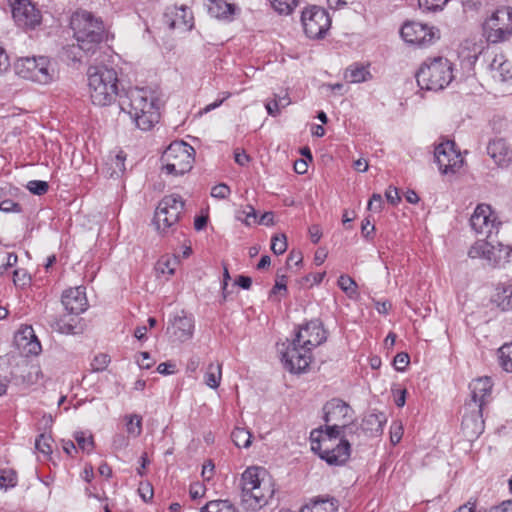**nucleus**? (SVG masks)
Returning a JSON list of instances; mask_svg holds the SVG:
<instances>
[{"instance_id": "nucleus-32", "label": "nucleus", "mask_w": 512, "mask_h": 512, "mask_svg": "<svg viewBox=\"0 0 512 512\" xmlns=\"http://www.w3.org/2000/svg\"><path fill=\"white\" fill-rule=\"evenodd\" d=\"M125 155L123 152H119L115 156H110L105 163L106 173L111 178L120 177L125 171Z\"/></svg>"}, {"instance_id": "nucleus-44", "label": "nucleus", "mask_w": 512, "mask_h": 512, "mask_svg": "<svg viewBox=\"0 0 512 512\" xmlns=\"http://www.w3.org/2000/svg\"><path fill=\"white\" fill-rule=\"evenodd\" d=\"M237 220L243 221L247 226L256 222V211L251 205H247L243 210L236 214Z\"/></svg>"}, {"instance_id": "nucleus-11", "label": "nucleus", "mask_w": 512, "mask_h": 512, "mask_svg": "<svg viewBox=\"0 0 512 512\" xmlns=\"http://www.w3.org/2000/svg\"><path fill=\"white\" fill-rule=\"evenodd\" d=\"M278 351L281 354V360L285 369L291 373L304 372L312 359L311 353L301 346V344L298 345L295 339L287 344L282 343Z\"/></svg>"}, {"instance_id": "nucleus-34", "label": "nucleus", "mask_w": 512, "mask_h": 512, "mask_svg": "<svg viewBox=\"0 0 512 512\" xmlns=\"http://www.w3.org/2000/svg\"><path fill=\"white\" fill-rule=\"evenodd\" d=\"M370 78L371 74L364 66H350L345 72V79L351 83L365 82Z\"/></svg>"}, {"instance_id": "nucleus-54", "label": "nucleus", "mask_w": 512, "mask_h": 512, "mask_svg": "<svg viewBox=\"0 0 512 512\" xmlns=\"http://www.w3.org/2000/svg\"><path fill=\"white\" fill-rule=\"evenodd\" d=\"M393 364L397 371H404L407 365L409 364V355L403 352L398 353L394 357Z\"/></svg>"}, {"instance_id": "nucleus-21", "label": "nucleus", "mask_w": 512, "mask_h": 512, "mask_svg": "<svg viewBox=\"0 0 512 512\" xmlns=\"http://www.w3.org/2000/svg\"><path fill=\"white\" fill-rule=\"evenodd\" d=\"M163 21L170 29L186 31L193 26V17L186 6L167 8Z\"/></svg>"}, {"instance_id": "nucleus-31", "label": "nucleus", "mask_w": 512, "mask_h": 512, "mask_svg": "<svg viewBox=\"0 0 512 512\" xmlns=\"http://www.w3.org/2000/svg\"><path fill=\"white\" fill-rule=\"evenodd\" d=\"M337 508L334 498H316L302 507L300 512H337Z\"/></svg>"}, {"instance_id": "nucleus-39", "label": "nucleus", "mask_w": 512, "mask_h": 512, "mask_svg": "<svg viewBox=\"0 0 512 512\" xmlns=\"http://www.w3.org/2000/svg\"><path fill=\"white\" fill-rule=\"evenodd\" d=\"M126 430L129 435L136 438L142 432V418L137 414L125 416Z\"/></svg>"}, {"instance_id": "nucleus-2", "label": "nucleus", "mask_w": 512, "mask_h": 512, "mask_svg": "<svg viewBox=\"0 0 512 512\" xmlns=\"http://www.w3.org/2000/svg\"><path fill=\"white\" fill-rule=\"evenodd\" d=\"M155 101V97L146 88H130L124 95H119L121 111L129 114L135 125L143 131L150 130L159 122L160 113Z\"/></svg>"}, {"instance_id": "nucleus-12", "label": "nucleus", "mask_w": 512, "mask_h": 512, "mask_svg": "<svg viewBox=\"0 0 512 512\" xmlns=\"http://www.w3.org/2000/svg\"><path fill=\"white\" fill-rule=\"evenodd\" d=\"M483 29L490 42L506 40L512 34V9L496 10L484 23Z\"/></svg>"}, {"instance_id": "nucleus-60", "label": "nucleus", "mask_w": 512, "mask_h": 512, "mask_svg": "<svg viewBox=\"0 0 512 512\" xmlns=\"http://www.w3.org/2000/svg\"><path fill=\"white\" fill-rule=\"evenodd\" d=\"M265 108L267 110V113L272 117H276L281 113V108L279 107V105L274 97H273V99L268 100L265 103Z\"/></svg>"}, {"instance_id": "nucleus-24", "label": "nucleus", "mask_w": 512, "mask_h": 512, "mask_svg": "<svg viewBox=\"0 0 512 512\" xmlns=\"http://www.w3.org/2000/svg\"><path fill=\"white\" fill-rule=\"evenodd\" d=\"M17 348L26 356L38 355L41 352V344L31 326L21 328L14 337Z\"/></svg>"}, {"instance_id": "nucleus-55", "label": "nucleus", "mask_w": 512, "mask_h": 512, "mask_svg": "<svg viewBox=\"0 0 512 512\" xmlns=\"http://www.w3.org/2000/svg\"><path fill=\"white\" fill-rule=\"evenodd\" d=\"M206 488L204 484L200 482H194L190 485L189 494L192 499H198L205 495Z\"/></svg>"}, {"instance_id": "nucleus-19", "label": "nucleus", "mask_w": 512, "mask_h": 512, "mask_svg": "<svg viewBox=\"0 0 512 512\" xmlns=\"http://www.w3.org/2000/svg\"><path fill=\"white\" fill-rule=\"evenodd\" d=\"M471 228L477 233L490 237L497 229L496 216L487 204H479L470 217Z\"/></svg>"}, {"instance_id": "nucleus-37", "label": "nucleus", "mask_w": 512, "mask_h": 512, "mask_svg": "<svg viewBox=\"0 0 512 512\" xmlns=\"http://www.w3.org/2000/svg\"><path fill=\"white\" fill-rule=\"evenodd\" d=\"M499 364L506 372H512V342L506 343L498 350Z\"/></svg>"}, {"instance_id": "nucleus-26", "label": "nucleus", "mask_w": 512, "mask_h": 512, "mask_svg": "<svg viewBox=\"0 0 512 512\" xmlns=\"http://www.w3.org/2000/svg\"><path fill=\"white\" fill-rule=\"evenodd\" d=\"M487 153L500 167H507L512 162V151L504 139L490 141Z\"/></svg>"}, {"instance_id": "nucleus-33", "label": "nucleus", "mask_w": 512, "mask_h": 512, "mask_svg": "<svg viewBox=\"0 0 512 512\" xmlns=\"http://www.w3.org/2000/svg\"><path fill=\"white\" fill-rule=\"evenodd\" d=\"M221 379H222V365L220 363L209 364L207 367L206 373L204 375L205 384L212 389H216L219 387Z\"/></svg>"}, {"instance_id": "nucleus-51", "label": "nucleus", "mask_w": 512, "mask_h": 512, "mask_svg": "<svg viewBox=\"0 0 512 512\" xmlns=\"http://www.w3.org/2000/svg\"><path fill=\"white\" fill-rule=\"evenodd\" d=\"M75 440L82 450L90 451L93 448V438L92 436H86L84 432H76Z\"/></svg>"}, {"instance_id": "nucleus-15", "label": "nucleus", "mask_w": 512, "mask_h": 512, "mask_svg": "<svg viewBox=\"0 0 512 512\" xmlns=\"http://www.w3.org/2000/svg\"><path fill=\"white\" fill-rule=\"evenodd\" d=\"M434 157L440 172L446 175L456 173L464 163L461 153L455 149V143L450 140L435 147Z\"/></svg>"}, {"instance_id": "nucleus-45", "label": "nucleus", "mask_w": 512, "mask_h": 512, "mask_svg": "<svg viewBox=\"0 0 512 512\" xmlns=\"http://www.w3.org/2000/svg\"><path fill=\"white\" fill-rule=\"evenodd\" d=\"M287 249V238L284 234L275 235L271 239V250L276 255L283 254Z\"/></svg>"}, {"instance_id": "nucleus-56", "label": "nucleus", "mask_w": 512, "mask_h": 512, "mask_svg": "<svg viewBox=\"0 0 512 512\" xmlns=\"http://www.w3.org/2000/svg\"><path fill=\"white\" fill-rule=\"evenodd\" d=\"M0 211L5 212V213H10V212L19 213V212H21V207L18 203L14 202L10 199H6L0 203Z\"/></svg>"}, {"instance_id": "nucleus-18", "label": "nucleus", "mask_w": 512, "mask_h": 512, "mask_svg": "<svg viewBox=\"0 0 512 512\" xmlns=\"http://www.w3.org/2000/svg\"><path fill=\"white\" fill-rule=\"evenodd\" d=\"M294 339L298 345L301 344V346L311 353L313 348L326 341L327 336L322 324L318 320H313L301 327L297 331Z\"/></svg>"}, {"instance_id": "nucleus-35", "label": "nucleus", "mask_w": 512, "mask_h": 512, "mask_svg": "<svg viewBox=\"0 0 512 512\" xmlns=\"http://www.w3.org/2000/svg\"><path fill=\"white\" fill-rule=\"evenodd\" d=\"M199 512H237V509L229 500H212Z\"/></svg>"}, {"instance_id": "nucleus-10", "label": "nucleus", "mask_w": 512, "mask_h": 512, "mask_svg": "<svg viewBox=\"0 0 512 512\" xmlns=\"http://www.w3.org/2000/svg\"><path fill=\"white\" fill-rule=\"evenodd\" d=\"M301 22L306 36L310 39L324 38L331 27L328 12L316 5L306 7L302 11Z\"/></svg>"}, {"instance_id": "nucleus-38", "label": "nucleus", "mask_w": 512, "mask_h": 512, "mask_svg": "<svg viewBox=\"0 0 512 512\" xmlns=\"http://www.w3.org/2000/svg\"><path fill=\"white\" fill-rule=\"evenodd\" d=\"M178 265V259L176 257L163 256L157 264L156 270L161 274L173 275Z\"/></svg>"}, {"instance_id": "nucleus-48", "label": "nucleus", "mask_w": 512, "mask_h": 512, "mask_svg": "<svg viewBox=\"0 0 512 512\" xmlns=\"http://www.w3.org/2000/svg\"><path fill=\"white\" fill-rule=\"evenodd\" d=\"M31 278L24 269H16L13 272L15 286L24 288L30 284Z\"/></svg>"}, {"instance_id": "nucleus-30", "label": "nucleus", "mask_w": 512, "mask_h": 512, "mask_svg": "<svg viewBox=\"0 0 512 512\" xmlns=\"http://www.w3.org/2000/svg\"><path fill=\"white\" fill-rule=\"evenodd\" d=\"M350 457V443L345 440H340L339 444L333 448V452L330 453L323 460L329 465H342Z\"/></svg>"}, {"instance_id": "nucleus-57", "label": "nucleus", "mask_w": 512, "mask_h": 512, "mask_svg": "<svg viewBox=\"0 0 512 512\" xmlns=\"http://www.w3.org/2000/svg\"><path fill=\"white\" fill-rule=\"evenodd\" d=\"M17 261H18V257L15 253H8L6 262L4 264H2L0 267V274L1 275L5 274L9 268H12L16 265Z\"/></svg>"}, {"instance_id": "nucleus-58", "label": "nucleus", "mask_w": 512, "mask_h": 512, "mask_svg": "<svg viewBox=\"0 0 512 512\" xmlns=\"http://www.w3.org/2000/svg\"><path fill=\"white\" fill-rule=\"evenodd\" d=\"M383 199L380 194H373L368 202V209L371 211L378 212L381 210Z\"/></svg>"}, {"instance_id": "nucleus-64", "label": "nucleus", "mask_w": 512, "mask_h": 512, "mask_svg": "<svg viewBox=\"0 0 512 512\" xmlns=\"http://www.w3.org/2000/svg\"><path fill=\"white\" fill-rule=\"evenodd\" d=\"M140 357L141 359L137 361L140 368L149 369L153 366L154 362L151 360L148 352H141Z\"/></svg>"}, {"instance_id": "nucleus-5", "label": "nucleus", "mask_w": 512, "mask_h": 512, "mask_svg": "<svg viewBox=\"0 0 512 512\" xmlns=\"http://www.w3.org/2000/svg\"><path fill=\"white\" fill-rule=\"evenodd\" d=\"M453 64L445 57L427 58L417 70L415 77L422 90L441 91L454 79Z\"/></svg>"}, {"instance_id": "nucleus-7", "label": "nucleus", "mask_w": 512, "mask_h": 512, "mask_svg": "<svg viewBox=\"0 0 512 512\" xmlns=\"http://www.w3.org/2000/svg\"><path fill=\"white\" fill-rule=\"evenodd\" d=\"M194 152V148L185 142L171 143L161 157L163 170L174 176L189 172L194 162Z\"/></svg>"}, {"instance_id": "nucleus-28", "label": "nucleus", "mask_w": 512, "mask_h": 512, "mask_svg": "<svg viewBox=\"0 0 512 512\" xmlns=\"http://www.w3.org/2000/svg\"><path fill=\"white\" fill-rule=\"evenodd\" d=\"M208 13L217 19H228L235 11L234 4L228 0H206Z\"/></svg>"}, {"instance_id": "nucleus-63", "label": "nucleus", "mask_w": 512, "mask_h": 512, "mask_svg": "<svg viewBox=\"0 0 512 512\" xmlns=\"http://www.w3.org/2000/svg\"><path fill=\"white\" fill-rule=\"evenodd\" d=\"M74 328H75V326L73 324L67 323L62 319L56 322V327H55V329L57 331H59L60 333H64V334L73 333Z\"/></svg>"}, {"instance_id": "nucleus-13", "label": "nucleus", "mask_w": 512, "mask_h": 512, "mask_svg": "<svg viewBox=\"0 0 512 512\" xmlns=\"http://www.w3.org/2000/svg\"><path fill=\"white\" fill-rule=\"evenodd\" d=\"M400 34L406 43L421 48L434 44L440 38V32L436 27L420 22L405 23L400 30Z\"/></svg>"}, {"instance_id": "nucleus-9", "label": "nucleus", "mask_w": 512, "mask_h": 512, "mask_svg": "<svg viewBox=\"0 0 512 512\" xmlns=\"http://www.w3.org/2000/svg\"><path fill=\"white\" fill-rule=\"evenodd\" d=\"M323 410L325 429L343 432V436L347 435V430H351L349 424L353 419L351 407L340 399H332L325 404Z\"/></svg>"}, {"instance_id": "nucleus-59", "label": "nucleus", "mask_w": 512, "mask_h": 512, "mask_svg": "<svg viewBox=\"0 0 512 512\" xmlns=\"http://www.w3.org/2000/svg\"><path fill=\"white\" fill-rule=\"evenodd\" d=\"M279 291H284V292L287 291L286 276H284V275H282V276L278 275L277 276L276 281H275V285H274L273 289L270 292V297H272L273 295H275Z\"/></svg>"}, {"instance_id": "nucleus-36", "label": "nucleus", "mask_w": 512, "mask_h": 512, "mask_svg": "<svg viewBox=\"0 0 512 512\" xmlns=\"http://www.w3.org/2000/svg\"><path fill=\"white\" fill-rule=\"evenodd\" d=\"M231 437L239 448H248L251 445L252 434L245 428L236 427L232 431Z\"/></svg>"}, {"instance_id": "nucleus-62", "label": "nucleus", "mask_w": 512, "mask_h": 512, "mask_svg": "<svg viewBox=\"0 0 512 512\" xmlns=\"http://www.w3.org/2000/svg\"><path fill=\"white\" fill-rule=\"evenodd\" d=\"M10 67L9 57L3 47L0 46V75L5 73Z\"/></svg>"}, {"instance_id": "nucleus-53", "label": "nucleus", "mask_w": 512, "mask_h": 512, "mask_svg": "<svg viewBox=\"0 0 512 512\" xmlns=\"http://www.w3.org/2000/svg\"><path fill=\"white\" fill-rule=\"evenodd\" d=\"M215 465L211 460L203 464L201 476L204 482H210L214 477Z\"/></svg>"}, {"instance_id": "nucleus-47", "label": "nucleus", "mask_w": 512, "mask_h": 512, "mask_svg": "<svg viewBox=\"0 0 512 512\" xmlns=\"http://www.w3.org/2000/svg\"><path fill=\"white\" fill-rule=\"evenodd\" d=\"M26 188L34 195H43L48 189L49 185L46 181L31 180L27 183Z\"/></svg>"}, {"instance_id": "nucleus-22", "label": "nucleus", "mask_w": 512, "mask_h": 512, "mask_svg": "<svg viewBox=\"0 0 512 512\" xmlns=\"http://www.w3.org/2000/svg\"><path fill=\"white\" fill-rule=\"evenodd\" d=\"M62 304L70 314L79 315L84 312L88 305L85 289L78 286L65 290L62 294Z\"/></svg>"}, {"instance_id": "nucleus-29", "label": "nucleus", "mask_w": 512, "mask_h": 512, "mask_svg": "<svg viewBox=\"0 0 512 512\" xmlns=\"http://www.w3.org/2000/svg\"><path fill=\"white\" fill-rule=\"evenodd\" d=\"M492 77L499 81H507L512 78V64L503 56H496L490 64Z\"/></svg>"}, {"instance_id": "nucleus-3", "label": "nucleus", "mask_w": 512, "mask_h": 512, "mask_svg": "<svg viewBox=\"0 0 512 512\" xmlns=\"http://www.w3.org/2000/svg\"><path fill=\"white\" fill-rule=\"evenodd\" d=\"M265 471L257 467L247 468L241 477V502L246 510L257 511L272 499L275 489Z\"/></svg>"}, {"instance_id": "nucleus-40", "label": "nucleus", "mask_w": 512, "mask_h": 512, "mask_svg": "<svg viewBox=\"0 0 512 512\" xmlns=\"http://www.w3.org/2000/svg\"><path fill=\"white\" fill-rule=\"evenodd\" d=\"M272 7L279 14H290L299 4V0H270Z\"/></svg>"}, {"instance_id": "nucleus-16", "label": "nucleus", "mask_w": 512, "mask_h": 512, "mask_svg": "<svg viewBox=\"0 0 512 512\" xmlns=\"http://www.w3.org/2000/svg\"><path fill=\"white\" fill-rule=\"evenodd\" d=\"M9 3L17 26L34 29L41 23V12L30 0H9Z\"/></svg>"}, {"instance_id": "nucleus-14", "label": "nucleus", "mask_w": 512, "mask_h": 512, "mask_svg": "<svg viewBox=\"0 0 512 512\" xmlns=\"http://www.w3.org/2000/svg\"><path fill=\"white\" fill-rule=\"evenodd\" d=\"M512 253L511 247L497 243L492 244L487 240L476 241L468 251V255L472 259H483L488 264L496 266L503 260H507Z\"/></svg>"}, {"instance_id": "nucleus-50", "label": "nucleus", "mask_w": 512, "mask_h": 512, "mask_svg": "<svg viewBox=\"0 0 512 512\" xmlns=\"http://www.w3.org/2000/svg\"><path fill=\"white\" fill-rule=\"evenodd\" d=\"M448 0H418L420 8L426 11H438Z\"/></svg>"}, {"instance_id": "nucleus-1", "label": "nucleus", "mask_w": 512, "mask_h": 512, "mask_svg": "<svg viewBox=\"0 0 512 512\" xmlns=\"http://www.w3.org/2000/svg\"><path fill=\"white\" fill-rule=\"evenodd\" d=\"M71 27L77 41V47L71 49L73 59L81 61L83 56L94 55L104 40L103 22L90 12L81 11L72 16Z\"/></svg>"}, {"instance_id": "nucleus-42", "label": "nucleus", "mask_w": 512, "mask_h": 512, "mask_svg": "<svg viewBox=\"0 0 512 512\" xmlns=\"http://www.w3.org/2000/svg\"><path fill=\"white\" fill-rule=\"evenodd\" d=\"M52 438L49 435L41 434L35 440V448L37 451L45 456H49L52 453Z\"/></svg>"}, {"instance_id": "nucleus-49", "label": "nucleus", "mask_w": 512, "mask_h": 512, "mask_svg": "<svg viewBox=\"0 0 512 512\" xmlns=\"http://www.w3.org/2000/svg\"><path fill=\"white\" fill-rule=\"evenodd\" d=\"M16 473L11 470H3L0 473V487L7 488L16 485Z\"/></svg>"}, {"instance_id": "nucleus-4", "label": "nucleus", "mask_w": 512, "mask_h": 512, "mask_svg": "<svg viewBox=\"0 0 512 512\" xmlns=\"http://www.w3.org/2000/svg\"><path fill=\"white\" fill-rule=\"evenodd\" d=\"M87 76L92 103L97 106L111 105L118 96L117 72L106 66H90Z\"/></svg>"}, {"instance_id": "nucleus-52", "label": "nucleus", "mask_w": 512, "mask_h": 512, "mask_svg": "<svg viewBox=\"0 0 512 512\" xmlns=\"http://www.w3.org/2000/svg\"><path fill=\"white\" fill-rule=\"evenodd\" d=\"M231 190L224 183L215 185L211 190V196L218 199H225L229 196Z\"/></svg>"}, {"instance_id": "nucleus-61", "label": "nucleus", "mask_w": 512, "mask_h": 512, "mask_svg": "<svg viewBox=\"0 0 512 512\" xmlns=\"http://www.w3.org/2000/svg\"><path fill=\"white\" fill-rule=\"evenodd\" d=\"M385 197L392 205H396L400 201L398 190L395 187L390 186L385 192Z\"/></svg>"}, {"instance_id": "nucleus-17", "label": "nucleus", "mask_w": 512, "mask_h": 512, "mask_svg": "<svg viewBox=\"0 0 512 512\" xmlns=\"http://www.w3.org/2000/svg\"><path fill=\"white\" fill-rule=\"evenodd\" d=\"M341 434L343 435V432L330 431L328 429L312 431L310 436L312 451L317 453L323 460L333 452V448L339 444L340 440H344L340 438Z\"/></svg>"}, {"instance_id": "nucleus-46", "label": "nucleus", "mask_w": 512, "mask_h": 512, "mask_svg": "<svg viewBox=\"0 0 512 512\" xmlns=\"http://www.w3.org/2000/svg\"><path fill=\"white\" fill-rule=\"evenodd\" d=\"M110 363V357L107 354L100 353L96 355L91 362V370L93 372L104 371Z\"/></svg>"}, {"instance_id": "nucleus-23", "label": "nucleus", "mask_w": 512, "mask_h": 512, "mask_svg": "<svg viewBox=\"0 0 512 512\" xmlns=\"http://www.w3.org/2000/svg\"><path fill=\"white\" fill-rule=\"evenodd\" d=\"M462 430L468 437H478L484 431L483 410L464 405Z\"/></svg>"}, {"instance_id": "nucleus-8", "label": "nucleus", "mask_w": 512, "mask_h": 512, "mask_svg": "<svg viewBox=\"0 0 512 512\" xmlns=\"http://www.w3.org/2000/svg\"><path fill=\"white\" fill-rule=\"evenodd\" d=\"M184 210V201L181 196L171 194L165 196L158 204L154 222L159 232L165 234L180 219Z\"/></svg>"}, {"instance_id": "nucleus-6", "label": "nucleus", "mask_w": 512, "mask_h": 512, "mask_svg": "<svg viewBox=\"0 0 512 512\" xmlns=\"http://www.w3.org/2000/svg\"><path fill=\"white\" fill-rule=\"evenodd\" d=\"M15 72L23 79L46 85L56 78V71L50 59L45 56L23 57L16 61Z\"/></svg>"}, {"instance_id": "nucleus-43", "label": "nucleus", "mask_w": 512, "mask_h": 512, "mask_svg": "<svg viewBox=\"0 0 512 512\" xmlns=\"http://www.w3.org/2000/svg\"><path fill=\"white\" fill-rule=\"evenodd\" d=\"M338 285L349 297H352L357 293V284L348 275H341L338 279Z\"/></svg>"}, {"instance_id": "nucleus-25", "label": "nucleus", "mask_w": 512, "mask_h": 512, "mask_svg": "<svg viewBox=\"0 0 512 512\" xmlns=\"http://www.w3.org/2000/svg\"><path fill=\"white\" fill-rule=\"evenodd\" d=\"M193 320L186 315H176L167 328V333L178 342H185L193 336Z\"/></svg>"}, {"instance_id": "nucleus-27", "label": "nucleus", "mask_w": 512, "mask_h": 512, "mask_svg": "<svg viewBox=\"0 0 512 512\" xmlns=\"http://www.w3.org/2000/svg\"><path fill=\"white\" fill-rule=\"evenodd\" d=\"M387 418L382 412L367 414L361 423L362 431L368 436H378L383 432Z\"/></svg>"}, {"instance_id": "nucleus-41", "label": "nucleus", "mask_w": 512, "mask_h": 512, "mask_svg": "<svg viewBox=\"0 0 512 512\" xmlns=\"http://www.w3.org/2000/svg\"><path fill=\"white\" fill-rule=\"evenodd\" d=\"M495 301L502 310L512 309V287H504L501 292L496 295Z\"/></svg>"}, {"instance_id": "nucleus-20", "label": "nucleus", "mask_w": 512, "mask_h": 512, "mask_svg": "<svg viewBox=\"0 0 512 512\" xmlns=\"http://www.w3.org/2000/svg\"><path fill=\"white\" fill-rule=\"evenodd\" d=\"M492 388L493 383L490 377L484 376L474 379L469 384L470 399L466 401L465 405L484 410V407L491 400Z\"/></svg>"}]
</instances>
